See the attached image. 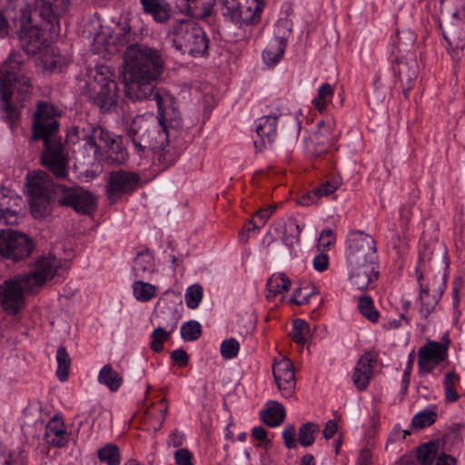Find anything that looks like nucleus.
<instances>
[{
  "label": "nucleus",
  "instance_id": "obj_1",
  "mask_svg": "<svg viewBox=\"0 0 465 465\" xmlns=\"http://www.w3.org/2000/svg\"><path fill=\"white\" fill-rule=\"evenodd\" d=\"M124 93L134 102L153 101L163 112L173 96L155 85L163 72L164 62L160 52L145 45H130L124 54Z\"/></svg>",
  "mask_w": 465,
  "mask_h": 465
},
{
  "label": "nucleus",
  "instance_id": "obj_2",
  "mask_svg": "<svg viewBox=\"0 0 465 465\" xmlns=\"http://www.w3.org/2000/svg\"><path fill=\"white\" fill-rule=\"evenodd\" d=\"M71 0H35L34 10L26 3L15 8L12 18L21 48L29 55L49 46V38L60 33V17L69 8Z\"/></svg>",
  "mask_w": 465,
  "mask_h": 465
},
{
  "label": "nucleus",
  "instance_id": "obj_3",
  "mask_svg": "<svg viewBox=\"0 0 465 465\" xmlns=\"http://www.w3.org/2000/svg\"><path fill=\"white\" fill-rule=\"evenodd\" d=\"M162 112L157 106L158 124L143 115H136L125 125V134L132 143L135 153L142 156L148 152L163 148L183 127L181 113L175 101L164 104Z\"/></svg>",
  "mask_w": 465,
  "mask_h": 465
},
{
  "label": "nucleus",
  "instance_id": "obj_4",
  "mask_svg": "<svg viewBox=\"0 0 465 465\" xmlns=\"http://www.w3.org/2000/svg\"><path fill=\"white\" fill-rule=\"evenodd\" d=\"M33 84L24 72V61L19 52H12L0 70V117L11 125L18 119L17 104L30 99Z\"/></svg>",
  "mask_w": 465,
  "mask_h": 465
},
{
  "label": "nucleus",
  "instance_id": "obj_5",
  "mask_svg": "<svg viewBox=\"0 0 465 465\" xmlns=\"http://www.w3.org/2000/svg\"><path fill=\"white\" fill-rule=\"evenodd\" d=\"M173 46L182 54L202 56L208 53L209 37L203 29L191 19H177L168 32Z\"/></svg>",
  "mask_w": 465,
  "mask_h": 465
},
{
  "label": "nucleus",
  "instance_id": "obj_6",
  "mask_svg": "<svg viewBox=\"0 0 465 465\" xmlns=\"http://www.w3.org/2000/svg\"><path fill=\"white\" fill-rule=\"evenodd\" d=\"M431 252L427 248L420 251L418 265L416 267L417 280L420 285V313L426 319L440 300L446 288L447 274L444 272L433 275L432 282L424 286L422 280L424 273H428V262L431 259Z\"/></svg>",
  "mask_w": 465,
  "mask_h": 465
},
{
  "label": "nucleus",
  "instance_id": "obj_7",
  "mask_svg": "<svg viewBox=\"0 0 465 465\" xmlns=\"http://www.w3.org/2000/svg\"><path fill=\"white\" fill-rule=\"evenodd\" d=\"M25 184L30 211L35 218H45L53 210L52 182L45 173H28Z\"/></svg>",
  "mask_w": 465,
  "mask_h": 465
},
{
  "label": "nucleus",
  "instance_id": "obj_8",
  "mask_svg": "<svg viewBox=\"0 0 465 465\" xmlns=\"http://www.w3.org/2000/svg\"><path fill=\"white\" fill-rule=\"evenodd\" d=\"M112 77L109 68L102 65L97 68L94 82L90 84L89 98L102 114L111 112L117 105L118 84Z\"/></svg>",
  "mask_w": 465,
  "mask_h": 465
},
{
  "label": "nucleus",
  "instance_id": "obj_9",
  "mask_svg": "<svg viewBox=\"0 0 465 465\" xmlns=\"http://www.w3.org/2000/svg\"><path fill=\"white\" fill-rule=\"evenodd\" d=\"M222 14L239 28L243 25H257L265 6L264 0H219Z\"/></svg>",
  "mask_w": 465,
  "mask_h": 465
},
{
  "label": "nucleus",
  "instance_id": "obj_10",
  "mask_svg": "<svg viewBox=\"0 0 465 465\" xmlns=\"http://www.w3.org/2000/svg\"><path fill=\"white\" fill-rule=\"evenodd\" d=\"M347 264L378 265V254L374 238L361 231L352 232L347 239Z\"/></svg>",
  "mask_w": 465,
  "mask_h": 465
},
{
  "label": "nucleus",
  "instance_id": "obj_11",
  "mask_svg": "<svg viewBox=\"0 0 465 465\" xmlns=\"http://www.w3.org/2000/svg\"><path fill=\"white\" fill-rule=\"evenodd\" d=\"M61 115L59 108L46 101H39L33 115L32 139L35 141L57 138Z\"/></svg>",
  "mask_w": 465,
  "mask_h": 465
},
{
  "label": "nucleus",
  "instance_id": "obj_12",
  "mask_svg": "<svg viewBox=\"0 0 465 465\" xmlns=\"http://www.w3.org/2000/svg\"><path fill=\"white\" fill-rule=\"evenodd\" d=\"M53 193L60 206L72 207L77 213L91 215L96 209V199L80 187L54 184Z\"/></svg>",
  "mask_w": 465,
  "mask_h": 465
},
{
  "label": "nucleus",
  "instance_id": "obj_13",
  "mask_svg": "<svg viewBox=\"0 0 465 465\" xmlns=\"http://www.w3.org/2000/svg\"><path fill=\"white\" fill-rule=\"evenodd\" d=\"M181 318L175 305L163 303L154 313V321L157 323L151 333L150 348L154 352H161L163 350V342L168 341L171 334L177 328Z\"/></svg>",
  "mask_w": 465,
  "mask_h": 465
},
{
  "label": "nucleus",
  "instance_id": "obj_14",
  "mask_svg": "<svg viewBox=\"0 0 465 465\" xmlns=\"http://www.w3.org/2000/svg\"><path fill=\"white\" fill-rule=\"evenodd\" d=\"M44 150L41 163L56 179L64 180L68 176L69 159L61 137L42 140Z\"/></svg>",
  "mask_w": 465,
  "mask_h": 465
},
{
  "label": "nucleus",
  "instance_id": "obj_15",
  "mask_svg": "<svg viewBox=\"0 0 465 465\" xmlns=\"http://www.w3.org/2000/svg\"><path fill=\"white\" fill-rule=\"evenodd\" d=\"M35 244L33 240L26 234L14 231H0V255L15 262H18L28 258Z\"/></svg>",
  "mask_w": 465,
  "mask_h": 465
},
{
  "label": "nucleus",
  "instance_id": "obj_16",
  "mask_svg": "<svg viewBox=\"0 0 465 465\" xmlns=\"http://www.w3.org/2000/svg\"><path fill=\"white\" fill-rule=\"evenodd\" d=\"M450 340L446 332L441 341L428 340L418 351V367L420 375L431 373L437 365L448 359Z\"/></svg>",
  "mask_w": 465,
  "mask_h": 465
},
{
  "label": "nucleus",
  "instance_id": "obj_17",
  "mask_svg": "<svg viewBox=\"0 0 465 465\" xmlns=\"http://www.w3.org/2000/svg\"><path fill=\"white\" fill-rule=\"evenodd\" d=\"M141 177L138 173L116 170L109 173L105 186L107 199L114 203L123 196L132 194L139 187Z\"/></svg>",
  "mask_w": 465,
  "mask_h": 465
},
{
  "label": "nucleus",
  "instance_id": "obj_18",
  "mask_svg": "<svg viewBox=\"0 0 465 465\" xmlns=\"http://www.w3.org/2000/svg\"><path fill=\"white\" fill-rule=\"evenodd\" d=\"M320 431V427L317 423L307 421L301 425L298 430L293 424H287L282 430V440L287 449L292 450L301 444L302 447H310L315 441V437Z\"/></svg>",
  "mask_w": 465,
  "mask_h": 465
},
{
  "label": "nucleus",
  "instance_id": "obj_19",
  "mask_svg": "<svg viewBox=\"0 0 465 465\" xmlns=\"http://www.w3.org/2000/svg\"><path fill=\"white\" fill-rule=\"evenodd\" d=\"M113 135V133L106 131L100 125L89 124L87 130L83 128L82 131H80L79 126H74L68 137L72 143H75V140L79 139L85 141L84 146L93 149L94 153H96L102 146L104 147L109 143Z\"/></svg>",
  "mask_w": 465,
  "mask_h": 465
},
{
  "label": "nucleus",
  "instance_id": "obj_20",
  "mask_svg": "<svg viewBox=\"0 0 465 465\" xmlns=\"http://www.w3.org/2000/svg\"><path fill=\"white\" fill-rule=\"evenodd\" d=\"M31 286L30 282H25V276L18 281H5L3 285H0V302L5 310L16 314L24 299L23 292Z\"/></svg>",
  "mask_w": 465,
  "mask_h": 465
},
{
  "label": "nucleus",
  "instance_id": "obj_21",
  "mask_svg": "<svg viewBox=\"0 0 465 465\" xmlns=\"http://www.w3.org/2000/svg\"><path fill=\"white\" fill-rule=\"evenodd\" d=\"M60 267V259L51 254L42 256L35 261L31 272L25 275V280L34 286H41L57 274Z\"/></svg>",
  "mask_w": 465,
  "mask_h": 465
},
{
  "label": "nucleus",
  "instance_id": "obj_22",
  "mask_svg": "<svg viewBox=\"0 0 465 465\" xmlns=\"http://www.w3.org/2000/svg\"><path fill=\"white\" fill-rule=\"evenodd\" d=\"M351 283L361 291L372 289L379 278L378 265L375 264H348Z\"/></svg>",
  "mask_w": 465,
  "mask_h": 465
},
{
  "label": "nucleus",
  "instance_id": "obj_23",
  "mask_svg": "<svg viewBox=\"0 0 465 465\" xmlns=\"http://www.w3.org/2000/svg\"><path fill=\"white\" fill-rule=\"evenodd\" d=\"M391 70L395 79L402 84H405L402 87L407 90L411 88L419 74V65L414 55L397 57L391 64Z\"/></svg>",
  "mask_w": 465,
  "mask_h": 465
},
{
  "label": "nucleus",
  "instance_id": "obj_24",
  "mask_svg": "<svg viewBox=\"0 0 465 465\" xmlns=\"http://www.w3.org/2000/svg\"><path fill=\"white\" fill-rule=\"evenodd\" d=\"M21 198L12 192L0 189V223L14 225L18 223V213L21 211Z\"/></svg>",
  "mask_w": 465,
  "mask_h": 465
},
{
  "label": "nucleus",
  "instance_id": "obj_25",
  "mask_svg": "<svg viewBox=\"0 0 465 465\" xmlns=\"http://www.w3.org/2000/svg\"><path fill=\"white\" fill-rule=\"evenodd\" d=\"M277 116H262L255 122V132L258 139L254 140V145L258 151H262L267 145H271L277 136Z\"/></svg>",
  "mask_w": 465,
  "mask_h": 465
},
{
  "label": "nucleus",
  "instance_id": "obj_26",
  "mask_svg": "<svg viewBox=\"0 0 465 465\" xmlns=\"http://www.w3.org/2000/svg\"><path fill=\"white\" fill-rule=\"evenodd\" d=\"M376 362V355L372 352L365 353L358 361L351 380L359 391H364L368 387Z\"/></svg>",
  "mask_w": 465,
  "mask_h": 465
},
{
  "label": "nucleus",
  "instance_id": "obj_27",
  "mask_svg": "<svg viewBox=\"0 0 465 465\" xmlns=\"http://www.w3.org/2000/svg\"><path fill=\"white\" fill-rule=\"evenodd\" d=\"M216 0H175L180 13L193 18L203 19L212 15Z\"/></svg>",
  "mask_w": 465,
  "mask_h": 465
},
{
  "label": "nucleus",
  "instance_id": "obj_28",
  "mask_svg": "<svg viewBox=\"0 0 465 465\" xmlns=\"http://www.w3.org/2000/svg\"><path fill=\"white\" fill-rule=\"evenodd\" d=\"M44 440L46 443L56 448H63L67 444L69 435L62 418L54 415L47 422L45 429Z\"/></svg>",
  "mask_w": 465,
  "mask_h": 465
},
{
  "label": "nucleus",
  "instance_id": "obj_29",
  "mask_svg": "<svg viewBox=\"0 0 465 465\" xmlns=\"http://www.w3.org/2000/svg\"><path fill=\"white\" fill-rule=\"evenodd\" d=\"M442 35L452 48H461L465 45V19L452 17L445 27L440 25Z\"/></svg>",
  "mask_w": 465,
  "mask_h": 465
},
{
  "label": "nucleus",
  "instance_id": "obj_30",
  "mask_svg": "<svg viewBox=\"0 0 465 465\" xmlns=\"http://www.w3.org/2000/svg\"><path fill=\"white\" fill-rule=\"evenodd\" d=\"M144 14L152 16L153 21L165 24L172 15V7L166 0H139Z\"/></svg>",
  "mask_w": 465,
  "mask_h": 465
},
{
  "label": "nucleus",
  "instance_id": "obj_31",
  "mask_svg": "<svg viewBox=\"0 0 465 465\" xmlns=\"http://www.w3.org/2000/svg\"><path fill=\"white\" fill-rule=\"evenodd\" d=\"M155 271L154 257L149 249L139 252L134 259L133 273L135 278L146 279Z\"/></svg>",
  "mask_w": 465,
  "mask_h": 465
},
{
  "label": "nucleus",
  "instance_id": "obj_32",
  "mask_svg": "<svg viewBox=\"0 0 465 465\" xmlns=\"http://www.w3.org/2000/svg\"><path fill=\"white\" fill-rule=\"evenodd\" d=\"M104 148L107 150V163L116 165L124 164L129 158V153L124 144L122 136H116L114 134Z\"/></svg>",
  "mask_w": 465,
  "mask_h": 465
},
{
  "label": "nucleus",
  "instance_id": "obj_33",
  "mask_svg": "<svg viewBox=\"0 0 465 465\" xmlns=\"http://www.w3.org/2000/svg\"><path fill=\"white\" fill-rule=\"evenodd\" d=\"M286 411L282 403L268 402L266 408L260 413L261 420L269 427L274 428L282 424L285 419Z\"/></svg>",
  "mask_w": 465,
  "mask_h": 465
},
{
  "label": "nucleus",
  "instance_id": "obj_34",
  "mask_svg": "<svg viewBox=\"0 0 465 465\" xmlns=\"http://www.w3.org/2000/svg\"><path fill=\"white\" fill-rule=\"evenodd\" d=\"M442 448L440 440H433L420 444L416 450V457L420 465H432Z\"/></svg>",
  "mask_w": 465,
  "mask_h": 465
},
{
  "label": "nucleus",
  "instance_id": "obj_35",
  "mask_svg": "<svg viewBox=\"0 0 465 465\" xmlns=\"http://www.w3.org/2000/svg\"><path fill=\"white\" fill-rule=\"evenodd\" d=\"M290 286L291 280L284 273L272 274L266 282L267 300L273 301L278 294L288 291Z\"/></svg>",
  "mask_w": 465,
  "mask_h": 465
},
{
  "label": "nucleus",
  "instance_id": "obj_36",
  "mask_svg": "<svg viewBox=\"0 0 465 465\" xmlns=\"http://www.w3.org/2000/svg\"><path fill=\"white\" fill-rule=\"evenodd\" d=\"M98 381L111 391H117L122 386L124 379L110 364H105L98 373Z\"/></svg>",
  "mask_w": 465,
  "mask_h": 465
},
{
  "label": "nucleus",
  "instance_id": "obj_37",
  "mask_svg": "<svg viewBox=\"0 0 465 465\" xmlns=\"http://www.w3.org/2000/svg\"><path fill=\"white\" fill-rule=\"evenodd\" d=\"M388 93V87L382 81V75L381 72H377L373 81V90L368 94L369 105L380 106L386 99Z\"/></svg>",
  "mask_w": 465,
  "mask_h": 465
},
{
  "label": "nucleus",
  "instance_id": "obj_38",
  "mask_svg": "<svg viewBox=\"0 0 465 465\" xmlns=\"http://www.w3.org/2000/svg\"><path fill=\"white\" fill-rule=\"evenodd\" d=\"M134 298L141 302H147L156 296V286L143 281H134L132 284Z\"/></svg>",
  "mask_w": 465,
  "mask_h": 465
},
{
  "label": "nucleus",
  "instance_id": "obj_39",
  "mask_svg": "<svg viewBox=\"0 0 465 465\" xmlns=\"http://www.w3.org/2000/svg\"><path fill=\"white\" fill-rule=\"evenodd\" d=\"M97 458L101 463L105 465H120V450L115 444L107 443L97 450Z\"/></svg>",
  "mask_w": 465,
  "mask_h": 465
},
{
  "label": "nucleus",
  "instance_id": "obj_40",
  "mask_svg": "<svg viewBox=\"0 0 465 465\" xmlns=\"http://www.w3.org/2000/svg\"><path fill=\"white\" fill-rule=\"evenodd\" d=\"M55 358L57 361V378L59 379L60 381H66L69 376L71 359L65 347H58Z\"/></svg>",
  "mask_w": 465,
  "mask_h": 465
},
{
  "label": "nucleus",
  "instance_id": "obj_41",
  "mask_svg": "<svg viewBox=\"0 0 465 465\" xmlns=\"http://www.w3.org/2000/svg\"><path fill=\"white\" fill-rule=\"evenodd\" d=\"M302 230V228L298 224L295 219H290L285 223L284 232L282 234L283 243L290 249H292L293 246L300 242V234Z\"/></svg>",
  "mask_w": 465,
  "mask_h": 465
},
{
  "label": "nucleus",
  "instance_id": "obj_42",
  "mask_svg": "<svg viewBox=\"0 0 465 465\" xmlns=\"http://www.w3.org/2000/svg\"><path fill=\"white\" fill-rule=\"evenodd\" d=\"M285 48V44H280L272 40L262 52L263 61L270 65L276 64L282 59Z\"/></svg>",
  "mask_w": 465,
  "mask_h": 465
},
{
  "label": "nucleus",
  "instance_id": "obj_43",
  "mask_svg": "<svg viewBox=\"0 0 465 465\" xmlns=\"http://www.w3.org/2000/svg\"><path fill=\"white\" fill-rule=\"evenodd\" d=\"M333 94L334 90L331 85L329 83H323L320 85L317 95L312 101V105L319 112L324 111Z\"/></svg>",
  "mask_w": 465,
  "mask_h": 465
},
{
  "label": "nucleus",
  "instance_id": "obj_44",
  "mask_svg": "<svg viewBox=\"0 0 465 465\" xmlns=\"http://www.w3.org/2000/svg\"><path fill=\"white\" fill-rule=\"evenodd\" d=\"M151 152L157 155V162L163 167V169H167L168 167L174 164L179 157V153L177 150L173 147H170L169 143L167 145H163V148H159L158 150Z\"/></svg>",
  "mask_w": 465,
  "mask_h": 465
},
{
  "label": "nucleus",
  "instance_id": "obj_45",
  "mask_svg": "<svg viewBox=\"0 0 465 465\" xmlns=\"http://www.w3.org/2000/svg\"><path fill=\"white\" fill-rule=\"evenodd\" d=\"M358 309L362 316L368 319L371 322H377L380 313L375 309L373 300L369 295H361L358 300Z\"/></svg>",
  "mask_w": 465,
  "mask_h": 465
},
{
  "label": "nucleus",
  "instance_id": "obj_46",
  "mask_svg": "<svg viewBox=\"0 0 465 465\" xmlns=\"http://www.w3.org/2000/svg\"><path fill=\"white\" fill-rule=\"evenodd\" d=\"M292 31V23L289 19H279L274 25V37L272 41L287 45V40Z\"/></svg>",
  "mask_w": 465,
  "mask_h": 465
},
{
  "label": "nucleus",
  "instance_id": "obj_47",
  "mask_svg": "<svg viewBox=\"0 0 465 465\" xmlns=\"http://www.w3.org/2000/svg\"><path fill=\"white\" fill-rule=\"evenodd\" d=\"M0 465H27L26 456L24 451H6L0 445Z\"/></svg>",
  "mask_w": 465,
  "mask_h": 465
},
{
  "label": "nucleus",
  "instance_id": "obj_48",
  "mask_svg": "<svg viewBox=\"0 0 465 465\" xmlns=\"http://www.w3.org/2000/svg\"><path fill=\"white\" fill-rule=\"evenodd\" d=\"M275 382L282 395L284 398H291L294 394L296 387L294 370L282 376L281 380H275Z\"/></svg>",
  "mask_w": 465,
  "mask_h": 465
},
{
  "label": "nucleus",
  "instance_id": "obj_49",
  "mask_svg": "<svg viewBox=\"0 0 465 465\" xmlns=\"http://www.w3.org/2000/svg\"><path fill=\"white\" fill-rule=\"evenodd\" d=\"M202 325L197 321L190 320L181 326V337L184 341H197L202 336Z\"/></svg>",
  "mask_w": 465,
  "mask_h": 465
},
{
  "label": "nucleus",
  "instance_id": "obj_50",
  "mask_svg": "<svg viewBox=\"0 0 465 465\" xmlns=\"http://www.w3.org/2000/svg\"><path fill=\"white\" fill-rule=\"evenodd\" d=\"M437 419V413L433 410L426 409L415 414L411 420V425L417 429L431 426Z\"/></svg>",
  "mask_w": 465,
  "mask_h": 465
},
{
  "label": "nucleus",
  "instance_id": "obj_51",
  "mask_svg": "<svg viewBox=\"0 0 465 465\" xmlns=\"http://www.w3.org/2000/svg\"><path fill=\"white\" fill-rule=\"evenodd\" d=\"M310 332L309 324L302 319H296L292 323V339L297 344H304Z\"/></svg>",
  "mask_w": 465,
  "mask_h": 465
},
{
  "label": "nucleus",
  "instance_id": "obj_52",
  "mask_svg": "<svg viewBox=\"0 0 465 465\" xmlns=\"http://www.w3.org/2000/svg\"><path fill=\"white\" fill-rule=\"evenodd\" d=\"M341 184V178L339 175H331L324 182L317 186V193L321 197L329 196L335 193Z\"/></svg>",
  "mask_w": 465,
  "mask_h": 465
},
{
  "label": "nucleus",
  "instance_id": "obj_53",
  "mask_svg": "<svg viewBox=\"0 0 465 465\" xmlns=\"http://www.w3.org/2000/svg\"><path fill=\"white\" fill-rule=\"evenodd\" d=\"M203 288L199 284H193L187 288L185 292V303L189 309H196L203 299Z\"/></svg>",
  "mask_w": 465,
  "mask_h": 465
},
{
  "label": "nucleus",
  "instance_id": "obj_54",
  "mask_svg": "<svg viewBox=\"0 0 465 465\" xmlns=\"http://www.w3.org/2000/svg\"><path fill=\"white\" fill-rule=\"evenodd\" d=\"M240 350V343L234 338L224 340L221 343L220 351L223 359L232 360L235 358Z\"/></svg>",
  "mask_w": 465,
  "mask_h": 465
},
{
  "label": "nucleus",
  "instance_id": "obj_55",
  "mask_svg": "<svg viewBox=\"0 0 465 465\" xmlns=\"http://www.w3.org/2000/svg\"><path fill=\"white\" fill-rule=\"evenodd\" d=\"M294 370L293 363L289 359H282L278 361H275L272 365V374L274 380H281L282 376L287 374Z\"/></svg>",
  "mask_w": 465,
  "mask_h": 465
},
{
  "label": "nucleus",
  "instance_id": "obj_56",
  "mask_svg": "<svg viewBox=\"0 0 465 465\" xmlns=\"http://www.w3.org/2000/svg\"><path fill=\"white\" fill-rule=\"evenodd\" d=\"M415 41V35L411 31H402L398 32L396 34V37L393 40V44L398 45V48L401 50V45H412Z\"/></svg>",
  "mask_w": 465,
  "mask_h": 465
},
{
  "label": "nucleus",
  "instance_id": "obj_57",
  "mask_svg": "<svg viewBox=\"0 0 465 465\" xmlns=\"http://www.w3.org/2000/svg\"><path fill=\"white\" fill-rule=\"evenodd\" d=\"M335 234L333 230L331 228H326L322 231L319 237V245L323 249H328L335 242Z\"/></svg>",
  "mask_w": 465,
  "mask_h": 465
},
{
  "label": "nucleus",
  "instance_id": "obj_58",
  "mask_svg": "<svg viewBox=\"0 0 465 465\" xmlns=\"http://www.w3.org/2000/svg\"><path fill=\"white\" fill-rule=\"evenodd\" d=\"M174 459L177 465H193V455L187 449H179L174 452Z\"/></svg>",
  "mask_w": 465,
  "mask_h": 465
},
{
  "label": "nucleus",
  "instance_id": "obj_59",
  "mask_svg": "<svg viewBox=\"0 0 465 465\" xmlns=\"http://www.w3.org/2000/svg\"><path fill=\"white\" fill-rule=\"evenodd\" d=\"M296 291L301 292L300 299L303 304L308 303L311 298L317 294V288L314 285L309 283L297 288Z\"/></svg>",
  "mask_w": 465,
  "mask_h": 465
},
{
  "label": "nucleus",
  "instance_id": "obj_60",
  "mask_svg": "<svg viewBox=\"0 0 465 465\" xmlns=\"http://www.w3.org/2000/svg\"><path fill=\"white\" fill-rule=\"evenodd\" d=\"M171 360L181 367H183L189 362V355L187 352L180 348L173 351L170 354Z\"/></svg>",
  "mask_w": 465,
  "mask_h": 465
},
{
  "label": "nucleus",
  "instance_id": "obj_61",
  "mask_svg": "<svg viewBox=\"0 0 465 465\" xmlns=\"http://www.w3.org/2000/svg\"><path fill=\"white\" fill-rule=\"evenodd\" d=\"M321 198V195L319 193H317V188H314L313 190L302 194L298 203L302 206H309L312 203H317V201Z\"/></svg>",
  "mask_w": 465,
  "mask_h": 465
},
{
  "label": "nucleus",
  "instance_id": "obj_62",
  "mask_svg": "<svg viewBox=\"0 0 465 465\" xmlns=\"http://www.w3.org/2000/svg\"><path fill=\"white\" fill-rule=\"evenodd\" d=\"M313 267L317 272H322L329 267V257L324 252H320L313 259Z\"/></svg>",
  "mask_w": 465,
  "mask_h": 465
},
{
  "label": "nucleus",
  "instance_id": "obj_63",
  "mask_svg": "<svg viewBox=\"0 0 465 465\" xmlns=\"http://www.w3.org/2000/svg\"><path fill=\"white\" fill-rule=\"evenodd\" d=\"M274 211H275L274 206H269L267 208L261 209L255 213L253 218L258 222V223L261 226H263L266 223V222L268 221V219L272 215Z\"/></svg>",
  "mask_w": 465,
  "mask_h": 465
},
{
  "label": "nucleus",
  "instance_id": "obj_64",
  "mask_svg": "<svg viewBox=\"0 0 465 465\" xmlns=\"http://www.w3.org/2000/svg\"><path fill=\"white\" fill-rule=\"evenodd\" d=\"M435 465H457V460L450 454H447L440 450L439 455L436 458Z\"/></svg>",
  "mask_w": 465,
  "mask_h": 465
}]
</instances>
